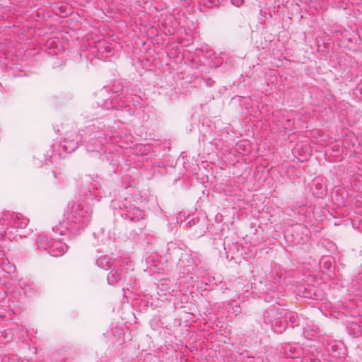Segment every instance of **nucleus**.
Wrapping results in <instances>:
<instances>
[{"label":"nucleus","instance_id":"1","mask_svg":"<svg viewBox=\"0 0 362 362\" xmlns=\"http://www.w3.org/2000/svg\"><path fill=\"white\" fill-rule=\"evenodd\" d=\"M82 134L78 132L73 130L69 132L64 139L63 148L68 153L75 150L78 144L82 141Z\"/></svg>","mask_w":362,"mask_h":362},{"label":"nucleus","instance_id":"2","mask_svg":"<svg viewBox=\"0 0 362 362\" xmlns=\"http://www.w3.org/2000/svg\"><path fill=\"white\" fill-rule=\"evenodd\" d=\"M67 250V245L61 241L52 240L49 246V253L53 257L63 255Z\"/></svg>","mask_w":362,"mask_h":362},{"label":"nucleus","instance_id":"3","mask_svg":"<svg viewBox=\"0 0 362 362\" xmlns=\"http://www.w3.org/2000/svg\"><path fill=\"white\" fill-rule=\"evenodd\" d=\"M29 223V220L20 214L14 213V216L10 221V227L13 228H24Z\"/></svg>","mask_w":362,"mask_h":362},{"label":"nucleus","instance_id":"4","mask_svg":"<svg viewBox=\"0 0 362 362\" xmlns=\"http://www.w3.org/2000/svg\"><path fill=\"white\" fill-rule=\"evenodd\" d=\"M52 241H49L48 238L45 235H39L37 239V245L40 249L42 250H49V246Z\"/></svg>","mask_w":362,"mask_h":362},{"label":"nucleus","instance_id":"5","mask_svg":"<svg viewBox=\"0 0 362 362\" xmlns=\"http://www.w3.org/2000/svg\"><path fill=\"white\" fill-rule=\"evenodd\" d=\"M14 216V212H10L8 211H3L0 213V225H7L10 226V221Z\"/></svg>","mask_w":362,"mask_h":362},{"label":"nucleus","instance_id":"6","mask_svg":"<svg viewBox=\"0 0 362 362\" xmlns=\"http://www.w3.org/2000/svg\"><path fill=\"white\" fill-rule=\"evenodd\" d=\"M211 54H211V51L205 50V57H204V59H205V66L208 65L210 67H218V64H214L212 63V61L210 59Z\"/></svg>","mask_w":362,"mask_h":362},{"label":"nucleus","instance_id":"7","mask_svg":"<svg viewBox=\"0 0 362 362\" xmlns=\"http://www.w3.org/2000/svg\"><path fill=\"white\" fill-rule=\"evenodd\" d=\"M219 4V0H209L207 4L205 3V6L211 8L213 7H217Z\"/></svg>","mask_w":362,"mask_h":362},{"label":"nucleus","instance_id":"8","mask_svg":"<svg viewBox=\"0 0 362 362\" xmlns=\"http://www.w3.org/2000/svg\"><path fill=\"white\" fill-rule=\"evenodd\" d=\"M235 0H232V2L234 5L239 7L243 2V0H237L236 2L234 1Z\"/></svg>","mask_w":362,"mask_h":362},{"label":"nucleus","instance_id":"9","mask_svg":"<svg viewBox=\"0 0 362 362\" xmlns=\"http://www.w3.org/2000/svg\"><path fill=\"white\" fill-rule=\"evenodd\" d=\"M296 318H297V316L293 315L292 316L290 317V320L292 323H295Z\"/></svg>","mask_w":362,"mask_h":362},{"label":"nucleus","instance_id":"10","mask_svg":"<svg viewBox=\"0 0 362 362\" xmlns=\"http://www.w3.org/2000/svg\"><path fill=\"white\" fill-rule=\"evenodd\" d=\"M188 223L191 226V224L194 225L196 221H195V220L192 219V220L189 221Z\"/></svg>","mask_w":362,"mask_h":362},{"label":"nucleus","instance_id":"11","mask_svg":"<svg viewBox=\"0 0 362 362\" xmlns=\"http://www.w3.org/2000/svg\"><path fill=\"white\" fill-rule=\"evenodd\" d=\"M188 223L191 226V224L194 225L196 221H195V220L192 219V220L189 221Z\"/></svg>","mask_w":362,"mask_h":362},{"label":"nucleus","instance_id":"12","mask_svg":"<svg viewBox=\"0 0 362 362\" xmlns=\"http://www.w3.org/2000/svg\"><path fill=\"white\" fill-rule=\"evenodd\" d=\"M294 351H295V350H294V349H293L292 348H291V349H290V352H291V353H294Z\"/></svg>","mask_w":362,"mask_h":362}]
</instances>
